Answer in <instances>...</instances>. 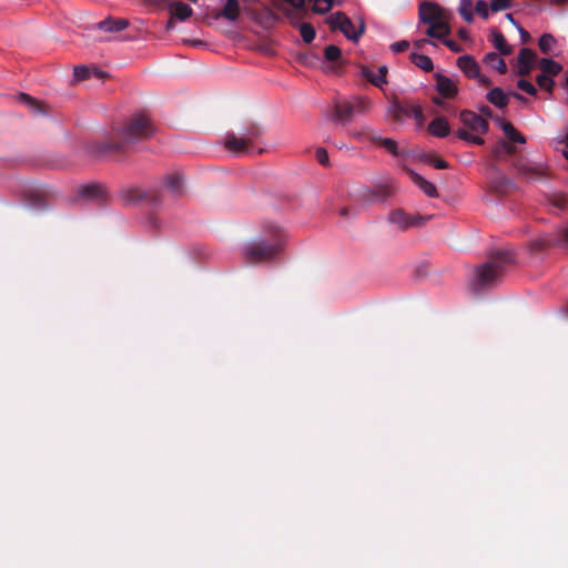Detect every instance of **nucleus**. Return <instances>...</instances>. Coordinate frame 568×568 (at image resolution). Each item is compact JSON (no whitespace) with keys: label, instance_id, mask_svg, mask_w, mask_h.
I'll return each mask as SVG.
<instances>
[{"label":"nucleus","instance_id":"9b49d317","mask_svg":"<svg viewBox=\"0 0 568 568\" xmlns=\"http://www.w3.org/2000/svg\"><path fill=\"white\" fill-rule=\"evenodd\" d=\"M121 200L124 204H135L140 202H148L152 205H158L162 202L160 193H149L141 189H126L121 192Z\"/></svg>","mask_w":568,"mask_h":568},{"label":"nucleus","instance_id":"58836bf2","mask_svg":"<svg viewBox=\"0 0 568 568\" xmlns=\"http://www.w3.org/2000/svg\"><path fill=\"white\" fill-rule=\"evenodd\" d=\"M473 2H462L459 13L467 22L473 21Z\"/></svg>","mask_w":568,"mask_h":568},{"label":"nucleus","instance_id":"7c9ffc66","mask_svg":"<svg viewBox=\"0 0 568 568\" xmlns=\"http://www.w3.org/2000/svg\"><path fill=\"white\" fill-rule=\"evenodd\" d=\"M291 4H293V7L297 10H303V9H306V4H310L311 2H290ZM314 6H313V10L315 12H320V13H324V12H327L329 11L334 3L335 2H331V1H327V2H312Z\"/></svg>","mask_w":568,"mask_h":568},{"label":"nucleus","instance_id":"6e6d98bb","mask_svg":"<svg viewBox=\"0 0 568 568\" xmlns=\"http://www.w3.org/2000/svg\"><path fill=\"white\" fill-rule=\"evenodd\" d=\"M468 142L477 144V145H483L485 143L483 138L474 135V134L470 135V139L468 140Z\"/></svg>","mask_w":568,"mask_h":568},{"label":"nucleus","instance_id":"680f3d73","mask_svg":"<svg viewBox=\"0 0 568 568\" xmlns=\"http://www.w3.org/2000/svg\"><path fill=\"white\" fill-rule=\"evenodd\" d=\"M480 112L484 113L485 115H488V116H490L491 113H493V111H491V109L489 106H483L480 109Z\"/></svg>","mask_w":568,"mask_h":568},{"label":"nucleus","instance_id":"c9c22d12","mask_svg":"<svg viewBox=\"0 0 568 568\" xmlns=\"http://www.w3.org/2000/svg\"><path fill=\"white\" fill-rule=\"evenodd\" d=\"M324 58L329 62H339L342 59V51L335 44H329L324 49Z\"/></svg>","mask_w":568,"mask_h":568},{"label":"nucleus","instance_id":"72a5a7b5","mask_svg":"<svg viewBox=\"0 0 568 568\" xmlns=\"http://www.w3.org/2000/svg\"><path fill=\"white\" fill-rule=\"evenodd\" d=\"M19 101L27 104L36 113L44 112L43 104L27 93L19 94Z\"/></svg>","mask_w":568,"mask_h":568},{"label":"nucleus","instance_id":"13d9d810","mask_svg":"<svg viewBox=\"0 0 568 568\" xmlns=\"http://www.w3.org/2000/svg\"><path fill=\"white\" fill-rule=\"evenodd\" d=\"M387 82H379V73H377L374 78V80H372V84L377 87V88H382L384 84H386Z\"/></svg>","mask_w":568,"mask_h":568},{"label":"nucleus","instance_id":"8fccbe9b","mask_svg":"<svg viewBox=\"0 0 568 568\" xmlns=\"http://www.w3.org/2000/svg\"><path fill=\"white\" fill-rule=\"evenodd\" d=\"M362 75L372 83L376 74L368 67H362Z\"/></svg>","mask_w":568,"mask_h":568},{"label":"nucleus","instance_id":"4468645a","mask_svg":"<svg viewBox=\"0 0 568 568\" xmlns=\"http://www.w3.org/2000/svg\"><path fill=\"white\" fill-rule=\"evenodd\" d=\"M225 148L236 154H252L255 150L248 138L244 135L236 136L234 133L226 135Z\"/></svg>","mask_w":568,"mask_h":568},{"label":"nucleus","instance_id":"4c0bfd02","mask_svg":"<svg viewBox=\"0 0 568 568\" xmlns=\"http://www.w3.org/2000/svg\"><path fill=\"white\" fill-rule=\"evenodd\" d=\"M261 134L262 129L257 124L252 123L245 129V132L242 135L248 138L250 142L254 144V140L257 139Z\"/></svg>","mask_w":568,"mask_h":568},{"label":"nucleus","instance_id":"aec40b11","mask_svg":"<svg viewBox=\"0 0 568 568\" xmlns=\"http://www.w3.org/2000/svg\"><path fill=\"white\" fill-rule=\"evenodd\" d=\"M428 131L437 138H446L450 132V126L446 118L436 116L429 124Z\"/></svg>","mask_w":568,"mask_h":568},{"label":"nucleus","instance_id":"f704fd0d","mask_svg":"<svg viewBox=\"0 0 568 568\" xmlns=\"http://www.w3.org/2000/svg\"><path fill=\"white\" fill-rule=\"evenodd\" d=\"M555 43L556 39L550 33H544L538 41L539 49L544 54H549Z\"/></svg>","mask_w":568,"mask_h":568},{"label":"nucleus","instance_id":"c756f323","mask_svg":"<svg viewBox=\"0 0 568 568\" xmlns=\"http://www.w3.org/2000/svg\"><path fill=\"white\" fill-rule=\"evenodd\" d=\"M409 58L412 63H414L416 67H418L425 72H430L434 69V63L432 59L426 54L412 53Z\"/></svg>","mask_w":568,"mask_h":568},{"label":"nucleus","instance_id":"ddd939ff","mask_svg":"<svg viewBox=\"0 0 568 568\" xmlns=\"http://www.w3.org/2000/svg\"><path fill=\"white\" fill-rule=\"evenodd\" d=\"M460 122L473 132L486 133L489 129V123L479 114L464 110L459 114Z\"/></svg>","mask_w":568,"mask_h":568},{"label":"nucleus","instance_id":"c85d7f7f","mask_svg":"<svg viewBox=\"0 0 568 568\" xmlns=\"http://www.w3.org/2000/svg\"><path fill=\"white\" fill-rule=\"evenodd\" d=\"M516 152V146L510 142L500 140L493 149V154L496 159H504L506 155H511Z\"/></svg>","mask_w":568,"mask_h":568},{"label":"nucleus","instance_id":"5fc2aeb1","mask_svg":"<svg viewBox=\"0 0 568 568\" xmlns=\"http://www.w3.org/2000/svg\"><path fill=\"white\" fill-rule=\"evenodd\" d=\"M378 73H379V82H387V80H386L387 67L381 65L378 68Z\"/></svg>","mask_w":568,"mask_h":568},{"label":"nucleus","instance_id":"e2e57ef3","mask_svg":"<svg viewBox=\"0 0 568 568\" xmlns=\"http://www.w3.org/2000/svg\"><path fill=\"white\" fill-rule=\"evenodd\" d=\"M338 214L343 217H346L348 215V209L347 207H342L339 211H338Z\"/></svg>","mask_w":568,"mask_h":568},{"label":"nucleus","instance_id":"5701e85b","mask_svg":"<svg viewBox=\"0 0 568 568\" xmlns=\"http://www.w3.org/2000/svg\"><path fill=\"white\" fill-rule=\"evenodd\" d=\"M286 19H288L293 26L298 28L300 34H301V37H302L304 42L311 43L314 40L316 32H315L314 27L311 23H307V22L297 23V22H295L293 19H291V17L288 16L287 11H286Z\"/></svg>","mask_w":568,"mask_h":568},{"label":"nucleus","instance_id":"603ef678","mask_svg":"<svg viewBox=\"0 0 568 568\" xmlns=\"http://www.w3.org/2000/svg\"><path fill=\"white\" fill-rule=\"evenodd\" d=\"M519 171L526 175V176H529V178H535L537 175V172L536 170L531 169V168H528V166H521L519 169Z\"/></svg>","mask_w":568,"mask_h":568},{"label":"nucleus","instance_id":"49530a36","mask_svg":"<svg viewBox=\"0 0 568 568\" xmlns=\"http://www.w3.org/2000/svg\"><path fill=\"white\" fill-rule=\"evenodd\" d=\"M487 3L488 2H476L475 10L483 19H487L489 16Z\"/></svg>","mask_w":568,"mask_h":568},{"label":"nucleus","instance_id":"39448f33","mask_svg":"<svg viewBox=\"0 0 568 568\" xmlns=\"http://www.w3.org/2000/svg\"><path fill=\"white\" fill-rule=\"evenodd\" d=\"M418 17L422 23L428 26L426 30L428 37L443 39L450 34L452 14L437 2H419Z\"/></svg>","mask_w":568,"mask_h":568},{"label":"nucleus","instance_id":"473e14b6","mask_svg":"<svg viewBox=\"0 0 568 568\" xmlns=\"http://www.w3.org/2000/svg\"><path fill=\"white\" fill-rule=\"evenodd\" d=\"M491 187L498 194H506L513 187V183L509 179L501 175L493 180Z\"/></svg>","mask_w":568,"mask_h":568},{"label":"nucleus","instance_id":"ea45409f","mask_svg":"<svg viewBox=\"0 0 568 568\" xmlns=\"http://www.w3.org/2000/svg\"><path fill=\"white\" fill-rule=\"evenodd\" d=\"M92 71L85 65H78L74 68V78L78 81L87 80L90 78Z\"/></svg>","mask_w":568,"mask_h":568},{"label":"nucleus","instance_id":"a18cd8bd","mask_svg":"<svg viewBox=\"0 0 568 568\" xmlns=\"http://www.w3.org/2000/svg\"><path fill=\"white\" fill-rule=\"evenodd\" d=\"M514 2H490V10L499 12L513 8Z\"/></svg>","mask_w":568,"mask_h":568},{"label":"nucleus","instance_id":"2eb2a0df","mask_svg":"<svg viewBox=\"0 0 568 568\" xmlns=\"http://www.w3.org/2000/svg\"><path fill=\"white\" fill-rule=\"evenodd\" d=\"M355 113V105L349 101H338L334 102V106L332 109L331 118L334 122L346 124L351 122L353 115Z\"/></svg>","mask_w":568,"mask_h":568},{"label":"nucleus","instance_id":"dca6fc26","mask_svg":"<svg viewBox=\"0 0 568 568\" xmlns=\"http://www.w3.org/2000/svg\"><path fill=\"white\" fill-rule=\"evenodd\" d=\"M457 67L465 73L466 77L475 79L480 77V68L474 57L469 54L460 55L457 59Z\"/></svg>","mask_w":568,"mask_h":568},{"label":"nucleus","instance_id":"20e7f679","mask_svg":"<svg viewBox=\"0 0 568 568\" xmlns=\"http://www.w3.org/2000/svg\"><path fill=\"white\" fill-rule=\"evenodd\" d=\"M515 263V255L508 250H498L490 254L489 260L476 268L471 287L476 293L495 286L506 268Z\"/></svg>","mask_w":568,"mask_h":568},{"label":"nucleus","instance_id":"f03ea898","mask_svg":"<svg viewBox=\"0 0 568 568\" xmlns=\"http://www.w3.org/2000/svg\"><path fill=\"white\" fill-rule=\"evenodd\" d=\"M153 133L154 128L150 119L135 115L123 129L113 130L104 141L93 142L87 149L90 155L102 159L110 153L124 152L128 145L149 139Z\"/></svg>","mask_w":568,"mask_h":568},{"label":"nucleus","instance_id":"774afa93","mask_svg":"<svg viewBox=\"0 0 568 568\" xmlns=\"http://www.w3.org/2000/svg\"><path fill=\"white\" fill-rule=\"evenodd\" d=\"M564 156L568 160V148L564 151Z\"/></svg>","mask_w":568,"mask_h":568},{"label":"nucleus","instance_id":"b1692460","mask_svg":"<svg viewBox=\"0 0 568 568\" xmlns=\"http://www.w3.org/2000/svg\"><path fill=\"white\" fill-rule=\"evenodd\" d=\"M484 62L493 69L497 70L500 74L507 72V64L505 60L500 58L496 52L486 53L484 57Z\"/></svg>","mask_w":568,"mask_h":568},{"label":"nucleus","instance_id":"9d476101","mask_svg":"<svg viewBox=\"0 0 568 568\" xmlns=\"http://www.w3.org/2000/svg\"><path fill=\"white\" fill-rule=\"evenodd\" d=\"M390 114L395 121H402L404 118L413 116L417 123L422 124L424 121L423 109L419 104L414 103H399L395 101L389 109Z\"/></svg>","mask_w":568,"mask_h":568},{"label":"nucleus","instance_id":"c03bdc74","mask_svg":"<svg viewBox=\"0 0 568 568\" xmlns=\"http://www.w3.org/2000/svg\"><path fill=\"white\" fill-rule=\"evenodd\" d=\"M353 104L355 105V112H365L369 108L371 102L367 99L357 98Z\"/></svg>","mask_w":568,"mask_h":568},{"label":"nucleus","instance_id":"a19ab883","mask_svg":"<svg viewBox=\"0 0 568 568\" xmlns=\"http://www.w3.org/2000/svg\"><path fill=\"white\" fill-rule=\"evenodd\" d=\"M517 87L520 90H523L524 92L528 93L529 95H536L537 94V89L534 87V84L530 83L529 81L525 80V79L518 80Z\"/></svg>","mask_w":568,"mask_h":568},{"label":"nucleus","instance_id":"2f4dec72","mask_svg":"<svg viewBox=\"0 0 568 568\" xmlns=\"http://www.w3.org/2000/svg\"><path fill=\"white\" fill-rule=\"evenodd\" d=\"M166 187L176 195L182 194V175L180 173L169 174L165 179Z\"/></svg>","mask_w":568,"mask_h":568},{"label":"nucleus","instance_id":"f8f14e48","mask_svg":"<svg viewBox=\"0 0 568 568\" xmlns=\"http://www.w3.org/2000/svg\"><path fill=\"white\" fill-rule=\"evenodd\" d=\"M166 10L170 19L165 23V30L171 31L175 27V20L185 21L193 14L192 8L186 2H168Z\"/></svg>","mask_w":568,"mask_h":568},{"label":"nucleus","instance_id":"4d7b16f0","mask_svg":"<svg viewBox=\"0 0 568 568\" xmlns=\"http://www.w3.org/2000/svg\"><path fill=\"white\" fill-rule=\"evenodd\" d=\"M445 44H446L450 50H453V51H455V52H459V51H460V47H459L456 42H454V41H452V40L446 41V42H445Z\"/></svg>","mask_w":568,"mask_h":568},{"label":"nucleus","instance_id":"6e6552de","mask_svg":"<svg viewBox=\"0 0 568 568\" xmlns=\"http://www.w3.org/2000/svg\"><path fill=\"white\" fill-rule=\"evenodd\" d=\"M429 217L416 214L409 215L402 209L392 211L388 215V222L395 224L399 231H406L410 227H418L425 224Z\"/></svg>","mask_w":568,"mask_h":568},{"label":"nucleus","instance_id":"0e129e2a","mask_svg":"<svg viewBox=\"0 0 568 568\" xmlns=\"http://www.w3.org/2000/svg\"><path fill=\"white\" fill-rule=\"evenodd\" d=\"M520 33H521L523 38L529 37V34L524 29L520 30Z\"/></svg>","mask_w":568,"mask_h":568},{"label":"nucleus","instance_id":"09e8293b","mask_svg":"<svg viewBox=\"0 0 568 568\" xmlns=\"http://www.w3.org/2000/svg\"><path fill=\"white\" fill-rule=\"evenodd\" d=\"M558 242L560 245L568 247V226L564 227L558 233Z\"/></svg>","mask_w":568,"mask_h":568},{"label":"nucleus","instance_id":"0eeeda50","mask_svg":"<svg viewBox=\"0 0 568 568\" xmlns=\"http://www.w3.org/2000/svg\"><path fill=\"white\" fill-rule=\"evenodd\" d=\"M327 23L332 30H339L347 39L354 42H357L365 32V23L363 20H359L356 27L344 12H336L329 16Z\"/></svg>","mask_w":568,"mask_h":568},{"label":"nucleus","instance_id":"f257e3e1","mask_svg":"<svg viewBox=\"0 0 568 568\" xmlns=\"http://www.w3.org/2000/svg\"><path fill=\"white\" fill-rule=\"evenodd\" d=\"M275 3L271 2L272 6H270L266 2H224L222 9L200 12L199 17L210 24L212 23L211 20L225 19L229 22L242 23L247 19L264 29H268L278 21V16L274 9Z\"/></svg>","mask_w":568,"mask_h":568},{"label":"nucleus","instance_id":"e433bc0d","mask_svg":"<svg viewBox=\"0 0 568 568\" xmlns=\"http://www.w3.org/2000/svg\"><path fill=\"white\" fill-rule=\"evenodd\" d=\"M536 82L539 85V88H541L548 92H552L555 81L552 80L551 77L540 73L537 75Z\"/></svg>","mask_w":568,"mask_h":568},{"label":"nucleus","instance_id":"6ab92c4d","mask_svg":"<svg viewBox=\"0 0 568 568\" xmlns=\"http://www.w3.org/2000/svg\"><path fill=\"white\" fill-rule=\"evenodd\" d=\"M79 194L87 200L102 202L105 199V191L101 185L90 184L79 189Z\"/></svg>","mask_w":568,"mask_h":568},{"label":"nucleus","instance_id":"1a4fd4ad","mask_svg":"<svg viewBox=\"0 0 568 568\" xmlns=\"http://www.w3.org/2000/svg\"><path fill=\"white\" fill-rule=\"evenodd\" d=\"M130 21L125 18L106 17L93 26L98 31L108 33L109 36L101 38V41H112L115 39L114 34L128 29Z\"/></svg>","mask_w":568,"mask_h":568},{"label":"nucleus","instance_id":"69168bd1","mask_svg":"<svg viewBox=\"0 0 568 568\" xmlns=\"http://www.w3.org/2000/svg\"><path fill=\"white\" fill-rule=\"evenodd\" d=\"M557 205L559 207H564L566 205V200L560 201Z\"/></svg>","mask_w":568,"mask_h":568},{"label":"nucleus","instance_id":"423d86ee","mask_svg":"<svg viewBox=\"0 0 568 568\" xmlns=\"http://www.w3.org/2000/svg\"><path fill=\"white\" fill-rule=\"evenodd\" d=\"M397 192L393 180L381 182L372 186H361L354 192L355 201L364 205L385 204Z\"/></svg>","mask_w":568,"mask_h":568},{"label":"nucleus","instance_id":"cd10ccee","mask_svg":"<svg viewBox=\"0 0 568 568\" xmlns=\"http://www.w3.org/2000/svg\"><path fill=\"white\" fill-rule=\"evenodd\" d=\"M501 129L510 142L520 144L526 143L525 136L519 133L510 122H501Z\"/></svg>","mask_w":568,"mask_h":568},{"label":"nucleus","instance_id":"412c9836","mask_svg":"<svg viewBox=\"0 0 568 568\" xmlns=\"http://www.w3.org/2000/svg\"><path fill=\"white\" fill-rule=\"evenodd\" d=\"M409 175L412 178V181L429 197H437V189L436 186L428 182L426 179H424L418 173L410 171Z\"/></svg>","mask_w":568,"mask_h":568},{"label":"nucleus","instance_id":"338daca9","mask_svg":"<svg viewBox=\"0 0 568 568\" xmlns=\"http://www.w3.org/2000/svg\"><path fill=\"white\" fill-rule=\"evenodd\" d=\"M434 103H436V104L440 105V104H442V101H440V99L435 98V99H434Z\"/></svg>","mask_w":568,"mask_h":568},{"label":"nucleus","instance_id":"79ce46f5","mask_svg":"<svg viewBox=\"0 0 568 568\" xmlns=\"http://www.w3.org/2000/svg\"><path fill=\"white\" fill-rule=\"evenodd\" d=\"M425 161L429 164H432L435 169H438V170H444V169H447L448 168V163L440 159V158H436V156H427L425 159Z\"/></svg>","mask_w":568,"mask_h":568},{"label":"nucleus","instance_id":"a878e982","mask_svg":"<svg viewBox=\"0 0 568 568\" xmlns=\"http://www.w3.org/2000/svg\"><path fill=\"white\" fill-rule=\"evenodd\" d=\"M539 68L541 69L542 74H547L549 77H556L562 69V67L549 58H542L539 61Z\"/></svg>","mask_w":568,"mask_h":568},{"label":"nucleus","instance_id":"bb28decb","mask_svg":"<svg viewBox=\"0 0 568 568\" xmlns=\"http://www.w3.org/2000/svg\"><path fill=\"white\" fill-rule=\"evenodd\" d=\"M371 140H372V142L378 144L379 146H382L383 149L388 151L394 156H398L399 155L398 145H397V142L395 140L389 139V138H382V136H378V135H373L371 138Z\"/></svg>","mask_w":568,"mask_h":568},{"label":"nucleus","instance_id":"f3484780","mask_svg":"<svg viewBox=\"0 0 568 568\" xmlns=\"http://www.w3.org/2000/svg\"><path fill=\"white\" fill-rule=\"evenodd\" d=\"M435 78H436V89L443 98L452 99L457 94L458 89H457L456 84L448 77L443 75L440 73H436Z\"/></svg>","mask_w":568,"mask_h":568},{"label":"nucleus","instance_id":"864d4df0","mask_svg":"<svg viewBox=\"0 0 568 568\" xmlns=\"http://www.w3.org/2000/svg\"><path fill=\"white\" fill-rule=\"evenodd\" d=\"M475 79H477L479 84L484 87H489L491 84V80L488 77L483 75L481 73L480 77H476Z\"/></svg>","mask_w":568,"mask_h":568},{"label":"nucleus","instance_id":"4be33fe9","mask_svg":"<svg viewBox=\"0 0 568 568\" xmlns=\"http://www.w3.org/2000/svg\"><path fill=\"white\" fill-rule=\"evenodd\" d=\"M487 100L499 109L508 105V95L498 87L493 88L486 95Z\"/></svg>","mask_w":568,"mask_h":568},{"label":"nucleus","instance_id":"052dcab7","mask_svg":"<svg viewBox=\"0 0 568 568\" xmlns=\"http://www.w3.org/2000/svg\"><path fill=\"white\" fill-rule=\"evenodd\" d=\"M544 247H545V245L542 242L537 241V242L532 243V250H535V251H541V250H544Z\"/></svg>","mask_w":568,"mask_h":568},{"label":"nucleus","instance_id":"37998d69","mask_svg":"<svg viewBox=\"0 0 568 568\" xmlns=\"http://www.w3.org/2000/svg\"><path fill=\"white\" fill-rule=\"evenodd\" d=\"M408 48H409V41H407V40H400V41H397V42H394L393 44H390V50L394 53H402V52L406 51Z\"/></svg>","mask_w":568,"mask_h":568},{"label":"nucleus","instance_id":"3c124183","mask_svg":"<svg viewBox=\"0 0 568 568\" xmlns=\"http://www.w3.org/2000/svg\"><path fill=\"white\" fill-rule=\"evenodd\" d=\"M456 135H457L458 139L468 142V140L470 139L471 133L468 132L465 129H459V130H457Z\"/></svg>","mask_w":568,"mask_h":568},{"label":"nucleus","instance_id":"a211bd4d","mask_svg":"<svg viewBox=\"0 0 568 568\" xmlns=\"http://www.w3.org/2000/svg\"><path fill=\"white\" fill-rule=\"evenodd\" d=\"M536 54L528 48H523L518 54V74L521 77L529 75Z\"/></svg>","mask_w":568,"mask_h":568},{"label":"nucleus","instance_id":"7ed1b4c3","mask_svg":"<svg viewBox=\"0 0 568 568\" xmlns=\"http://www.w3.org/2000/svg\"><path fill=\"white\" fill-rule=\"evenodd\" d=\"M265 232L273 239L247 243L242 248V258L246 264L268 263L276 260L283 250V231L280 224H265Z\"/></svg>","mask_w":568,"mask_h":568},{"label":"nucleus","instance_id":"393cba45","mask_svg":"<svg viewBox=\"0 0 568 568\" xmlns=\"http://www.w3.org/2000/svg\"><path fill=\"white\" fill-rule=\"evenodd\" d=\"M491 42L494 47L500 52L503 55H508L513 52V48L507 43L506 38L500 31H493L491 33Z\"/></svg>","mask_w":568,"mask_h":568},{"label":"nucleus","instance_id":"de8ad7c7","mask_svg":"<svg viewBox=\"0 0 568 568\" xmlns=\"http://www.w3.org/2000/svg\"><path fill=\"white\" fill-rule=\"evenodd\" d=\"M316 160L322 165H327L328 164V154H327L325 149L320 148V149L316 150Z\"/></svg>","mask_w":568,"mask_h":568},{"label":"nucleus","instance_id":"bf43d9fd","mask_svg":"<svg viewBox=\"0 0 568 568\" xmlns=\"http://www.w3.org/2000/svg\"><path fill=\"white\" fill-rule=\"evenodd\" d=\"M510 94H511V97H514L516 100H518L520 102H526L527 101V99L523 94H520L518 92H511Z\"/></svg>","mask_w":568,"mask_h":568}]
</instances>
